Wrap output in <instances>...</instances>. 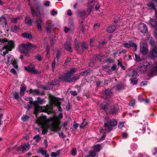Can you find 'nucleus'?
<instances>
[{"mask_svg": "<svg viewBox=\"0 0 157 157\" xmlns=\"http://www.w3.org/2000/svg\"><path fill=\"white\" fill-rule=\"evenodd\" d=\"M34 6L36 11L32 6L30 8L31 13L33 17H40L44 15V7L43 6L40 5L38 2L34 3Z\"/></svg>", "mask_w": 157, "mask_h": 157, "instance_id": "f257e3e1", "label": "nucleus"}, {"mask_svg": "<svg viewBox=\"0 0 157 157\" xmlns=\"http://www.w3.org/2000/svg\"><path fill=\"white\" fill-rule=\"evenodd\" d=\"M49 121L52 122V128L51 129L52 132H56L61 129V127L59 126L60 121L57 116H54L50 118Z\"/></svg>", "mask_w": 157, "mask_h": 157, "instance_id": "f03ea898", "label": "nucleus"}, {"mask_svg": "<svg viewBox=\"0 0 157 157\" xmlns=\"http://www.w3.org/2000/svg\"><path fill=\"white\" fill-rule=\"evenodd\" d=\"M46 117L44 116L37 118L36 122L39 124L41 125L42 127V133L44 135L48 131L47 128L48 124L46 122Z\"/></svg>", "mask_w": 157, "mask_h": 157, "instance_id": "7ed1b4c3", "label": "nucleus"}, {"mask_svg": "<svg viewBox=\"0 0 157 157\" xmlns=\"http://www.w3.org/2000/svg\"><path fill=\"white\" fill-rule=\"evenodd\" d=\"M60 101H63V99L62 98H60L54 96H52L51 100V103L52 105L57 106L58 109V110L59 111L62 112V108L60 106L61 102H59Z\"/></svg>", "mask_w": 157, "mask_h": 157, "instance_id": "20e7f679", "label": "nucleus"}, {"mask_svg": "<svg viewBox=\"0 0 157 157\" xmlns=\"http://www.w3.org/2000/svg\"><path fill=\"white\" fill-rule=\"evenodd\" d=\"M36 47V46L35 45H33L31 43L29 42L27 43L26 44H22L19 45L18 48L19 51L20 49H23L22 48L25 49L26 50L30 51L33 48Z\"/></svg>", "mask_w": 157, "mask_h": 157, "instance_id": "39448f33", "label": "nucleus"}, {"mask_svg": "<svg viewBox=\"0 0 157 157\" xmlns=\"http://www.w3.org/2000/svg\"><path fill=\"white\" fill-rule=\"evenodd\" d=\"M117 124V122L115 119L111 120L106 123H105L104 124V127L107 128L109 132L112 129V127H114Z\"/></svg>", "mask_w": 157, "mask_h": 157, "instance_id": "423d86ee", "label": "nucleus"}, {"mask_svg": "<svg viewBox=\"0 0 157 157\" xmlns=\"http://www.w3.org/2000/svg\"><path fill=\"white\" fill-rule=\"evenodd\" d=\"M71 76L66 72L63 75L59 76V78L61 81L70 83L71 82Z\"/></svg>", "mask_w": 157, "mask_h": 157, "instance_id": "0eeeda50", "label": "nucleus"}, {"mask_svg": "<svg viewBox=\"0 0 157 157\" xmlns=\"http://www.w3.org/2000/svg\"><path fill=\"white\" fill-rule=\"evenodd\" d=\"M123 44L125 48H133L134 51H136L137 49V45L133 41L129 40L128 43H124Z\"/></svg>", "mask_w": 157, "mask_h": 157, "instance_id": "6e6552de", "label": "nucleus"}, {"mask_svg": "<svg viewBox=\"0 0 157 157\" xmlns=\"http://www.w3.org/2000/svg\"><path fill=\"white\" fill-rule=\"evenodd\" d=\"M147 5L150 8L149 10H155V15H157V11L155 8L157 6V0H151V2L147 3Z\"/></svg>", "mask_w": 157, "mask_h": 157, "instance_id": "1a4fd4ad", "label": "nucleus"}, {"mask_svg": "<svg viewBox=\"0 0 157 157\" xmlns=\"http://www.w3.org/2000/svg\"><path fill=\"white\" fill-rule=\"evenodd\" d=\"M120 107L117 104L115 105L112 108H110L109 111V114L113 115H116L118 112L121 111Z\"/></svg>", "mask_w": 157, "mask_h": 157, "instance_id": "9d476101", "label": "nucleus"}, {"mask_svg": "<svg viewBox=\"0 0 157 157\" xmlns=\"http://www.w3.org/2000/svg\"><path fill=\"white\" fill-rule=\"evenodd\" d=\"M15 41L10 40L8 41V44L5 45L3 48H6L8 50L11 51L13 49H14L15 48Z\"/></svg>", "mask_w": 157, "mask_h": 157, "instance_id": "9b49d317", "label": "nucleus"}, {"mask_svg": "<svg viewBox=\"0 0 157 157\" xmlns=\"http://www.w3.org/2000/svg\"><path fill=\"white\" fill-rule=\"evenodd\" d=\"M35 106L34 111V113L36 117H37L38 114L39 113L45 112V107L43 106H40L38 105H34Z\"/></svg>", "mask_w": 157, "mask_h": 157, "instance_id": "f8f14e48", "label": "nucleus"}, {"mask_svg": "<svg viewBox=\"0 0 157 157\" xmlns=\"http://www.w3.org/2000/svg\"><path fill=\"white\" fill-rule=\"evenodd\" d=\"M147 69V66L146 64L140 63L137 67L136 70L138 72L142 73L145 71Z\"/></svg>", "mask_w": 157, "mask_h": 157, "instance_id": "ddd939ff", "label": "nucleus"}, {"mask_svg": "<svg viewBox=\"0 0 157 157\" xmlns=\"http://www.w3.org/2000/svg\"><path fill=\"white\" fill-rule=\"evenodd\" d=\"M139 29L141 32L143 33H146L148 31L146 25L144 23H140L139 26Z\"/></svg>", "mask_w": 157, "mask_h": 157, "instance_id": "4468645a", "label": "nucleus"}, {"mask_svg": "<svg viewBox=\"0 0 157 157\" xmlns=\"http://www.w3.org/2000/svg\"><path fill=\"white\" fill-rule=\"evenodd\" d=\"M140 52L143 55H147L148 52L147 47L145 44L142 45L141 46L140 49Z\"/></svg>", "mask_w": 157, "mask_h": 157, "instance_id": "2eb2a0df", "label": "nucleus"}, {"mask_svg": "<svg viewBox=\"0 0 157 157\" xmlns=\"http://www.w3.org/2000/svg\"><path fill=\"white\" fill-rule=\"evenodd\" d=\"M117 25V24H115L112 26H108L106 29V31L109 33H113L116 29Z\"/></svg>", "mask_w": 157, "mask_h": 157, "instance_id": "dca6fc26", "label": "nucleus"}, {"mask_svg": "<svg viewBox=\"0 0 157 157\" xmlns=\"http://www.w3.org/2000/svg\"><path fill=\"white\" fill-rule=\"evenodd\" d=\"M151 57L153 59V58H155L157 56V48L155 47L154 48L149 54Z\"/></svg>", "mask_w": 157, "mask_h": 157, "instance_id": "f3484780", "label": "nucleus"}, {"mask_svg": "<svg viewBox=\"0 0 157 157\" xmlns=\"http://www.w3.org/2000/svg\"><path fill=\"white\" fill-rule=\"evenodd\" d=\"M37 101H34V105H38L39 104L42 105L44 103V99H41L40 97H37Z\"/></svg>", "mask_w": 157, "mask_h": 157, "instance_id": "a211bd4d", "label": "nucleus"}, {"mask_svg": "<svg viewBox=\"0 0 157 157\" xmlns=\"http://www.w3.org/2000/svg\"><path fill=\"white\" fill-rule=\"evenodd\" d=\"M104 94L106 96V99H109L110 97L112 94H113V92L111 90L107 89L104 92Z\"/></svg>", "mask_w": 157, "mask_h": 157, "instance_id": "6ab92c4d", "label": "nucleus"}, {"mask_svg": "<svg viewBox=\"0 0 157 157\" xmlns=\"http://www.w3.org/2000/svg\"><path fill=\"white\" fill-rule=\"evenodd\" d=\"M37 28L40 31L42 30V29L41 25L43 22V21L41 18H39L36 21Z\"/></svg>", "mask_w": 157, "mask_h": 157, "instance_id": "aec40b11", "label": "nucleus"}, {"mask_svg": "<svg viewBox=\"0 0 157 157\" xmlns=\"http://www.w3.org/2000/svg\"><path fill=\"white\" fill-rule=\"evenodd\" d=\"M65 49L68 51L72 52L73 50L71 47V44L69 42H66L64 44Z\"/></svg>", "mask_w": 157, "mask_h": 157, "instance_id": "412c9836", "label": "nucleus"}, {"mask_svg": "<svg viewBox=\"0 0 157 157\" xmlns=\"http://www.w3.org/2000/svg\"><path fill=\"white\" fill-rule=\"evenodd\" d=\"M21 147L22 149V151L23 153L25 152L26 151H27L30 148V145L28 143H26L23 146L21 145Z\"/></svg>", "mask_w": 157, "mask_h": 157, "instance_id": "4be33fe9", "label": "nucleus"}, {"mask_svg": "<svg viewBox=\"0 0 157 157\" xmlns=\"http://www.w3.org/2000/svg\"><path fill=\"white\" fill-rule=\"evenodd\" d=\"M75 47L76 50L78 51V53L80 54L83 53V50H80V46L78 42L75 43Z\"/></svg>", "mask_w": 157, "mask_h": 157, "instance_id": "5701e85b", "label": "nucleus"}, {"mask_svg": "<svg viewBox=\"0 0 157 157\" xmlns=\"http://www.w3.org/2000/svg\"><path fill=\"white\" fill-rule=\"evenodd\" d=\"M25 22L27 24L31 25L33 23V20L29 16H27L25 20Z\"/></svg>", "mask_w": 157, "mask_h": 157, "instance_id": "b1692460", "label": "nucleus"}, {"mask_svg": "<svg viewBox=\"0 0 157 157\" xmlns=\"http://www.w3.org/2000/svg\"><path fill=\"white\" fill-rule=\"evenodd\" d=\"M103 56L100 54L95 55L94 56V59L95 61H98L99 62H101Z\"/></svg>", "mask_w": 157, "mask_h": 157, "instance_id": "393cba45", "label": "nucleus"}, {"mask_svg": "<svg viewBox=\"0 0 157 157\" xmlns=\"http://www.w3.org/2000/svg\"><path fill=\"white\" fill-rule=\"evenodd\" d=\"M21 36L24 38L31 39H32V35L31 33H24L21 35Z\"/></svg>", "mask_w": 157, "mask_h": 157, "instance_id": "a878e982", "label": "nucleus"}, {"mask_svg": "<svg viewBox=\"0 0 157 157\" xmlns=\"http://www.w3.org/2000/svg\"><path fill=\"white\" fill-rule=\"evenodd\" d=\"M149 24L153 28L155 29V27L157 26V21L155 19H151L150 20V22Z\"/></svg>", "mask_w": 157, "mask_h": 157, "instance_id": "bb28decb", "label": "nucleus"}, {"mask_svg": "<svg viewBox=\"0 0 157 157\" xmlns=\"http://www.w3.org/2000/svg\"><path fill=\"white\" fill-rule=\"evenodd\" d=\"M90 69H88L84 71H82L80 73V74L82 76H86L90 75Z\"/></svg>", "mask_w": 157, "mask_h": 157, "instance_id": "cd10ccee", "label": "nucleus"}, {"mask_svg": "<svg viewBox=\"0 0 157 157\" xmlns=\"http://www.w3.org/2000/svg\"><path fill=\"white\" fill-rule=\"evenodd\" d=\"M81 49L80 50H83V52L85 50H87L88 49V46L87 44L85 42L83 41L81 45Z\"/></svg>", "mask_w": 157, "mask_h": 157, "instance_id": "c85d7f7f", "label": "nucleus"}, {"mask_svg": "<svg viewBox=\"0 0 157 157\" xmlns=\"http://www.w3.org/2000/svg\"><path fill=\"white\" fill-rule=\"evenodd\" d=\"M100 107L101 109H102L105 111H107L109 109V106L104 104H101Z\"/></svg>", "mask_w": 157, "mask_h": 157, "instance_id": "c756f323", "label": "nucleus"}, {"mask_svg": "<svg viewBox=\"0 0 157 157\" xmlns=\"http://www.w3.org/2000/svg\"><path fill=\"white\" fill-rule=\"evenodd\" d=\"M56 36L54 35H51L50 39V42L51 44V46H52L54 44V41L55 40Z\"/></svg>", "mask_w": 157, "mask_h": 157, "instance_id": "7c9ffc66", "label": "nucleus"}, {"mask_svg": "<svg viewBox=\"0 0 157 157\" xmlns=\"http://www.w3.org/2000/svg\"><path fill=\"white\" fill-rule=\"evenodd\" d=\"M26 88V87L25 85L24 86H23L21 88L20 94V95L21 96H23L24 95V92L25 91Z\"/></svg>", "mask_w": 157, "mask_h": 157, "instance_id": "2f4dec72", "label": "nucleus"}, {"mask_svg": "<svg viewBox=\"0 0 157 157\" xmlns=\"http://www.w3.org/2000/svg\"><path fill=\"white\" fill-rule=\"evenodd\" d=\"M29 92L30 94H32L33 95H38L39 93V91L38 89L33 90L31 89L29 90Z\"/></svg>", "mask_w": 157, "mask_h": 157, "instance_id": "473e14b6", "label": "nucleus"}, {"mask_svg": "<svg viewBox=\"0 0 157 157\" xmlns=\"http://www.w3.org/2000/svg\"><path fill=\"white\" fill-rule=\"evenodd\" d=\"M20 30V28L19 26H17V25L14 26L13 28L12 27H11L10 29L11 31L12 32L15 33H16L17 32Z\"/></svg>", "mask_w": 157, "mask_h": 157, "instance_id": "72a5a7b5", "label": "nucleus"}, {"mask_svg": "<svg viewBox=\"0 0 157 157\" xmlns=\"http://www.w3.org/2000/svg\"><path fill=\"white\" fill-rule=\"evenodd\" d=\"M59 82L58 80H55L51 82H48L47 84L52 86L58 85L59 84Z\"/></svg>", "mask_w": 157, "mask_h": 157, "instance_id": "f704fd0d", "label": "nucleus"}, {"mask_svg": "<svg viewBox=\"0 0 157 157\" xmlns=\"http://www.w3.org/2000/svg\"><path fill=\"white\" fill-rule=\"evenodd\" d=\"M13 56L11 55L8 56V62L7 64H11L13 61Z\"/></svg>", "mask_w": 157, "mask_h": 157, "instance_id": "c9c22d12", "label": "nucleus"}, {"mask_svg": "<svg viewBox=\"0 0 157 157\" xmlns=\"http://www.w3.org/2000/svg\"><path fill=\"white\" fill-rule=\"evenodd\" d=\"M34 66H28L27 67H25V69L29 72H32L34 68Z\"/></svg>", "mask_w": 157, "mask_h": 157, "instance_id": "e433bc0d", "label": "nucleus"}, {"mask_svg": "<svg viewBox=\"0 0 157 157\" xmlns=\"http://www.w3.org/2000/svg\"><path fill=\"white\" fill-rule=\"evenodd\" d=\"M77 70V69L76 68H73L71 69L69 71L67 72L71 76V75L76 72Z\"/></svg>", "mask_w": 157, "mask_h": 157, "instance_id": "4c0bfd02", "label": "nucleus"}, {"mask_svg": "<svg viewBox=\"0 0 157 157\" xmlns=\"http://www.w3.org/2000/svg\"><path fill=\"white\" fill-rule=\"evenodd\" d=\"M79 15L80 17L82 19L84 20L86 17V12L84 11H81L80 12Z\"/></svg>", "mask_w": 157, "mask_h": 157, "instance_id": "58836bf2", "label": "nucleus"}, {"mask_svg": "<svg viewBox=\"0 0 157 157\" xmlns=\"http://www.w3.org/2000/svg\"><path fill=\"white\" fill-rule=\"evenodd\" d=\"M94 5L92 4L90 5L89 7H88L87 10L86 14L87 15H89L90 13L92 11V9L93 8V6Z\"/></svg>", "mask_w": 157, "mask_h": 157, "instance_id": "ea45409f", "label": "nucleus"}, {"mask_svg": "<svg viewBox=\"0 0 157 157\" xmlns=\"http://www.w3.org/2000/svg\"><path fill=\"white\" fill-rule=\"evenodd\" d=\"M20 52L24 55L25 56H29V51L27 50L25 51L23 49H20Z\"/></svg>", "mask_w": 157, "mask_h": 157, "instance_id": "a19ab883", "label": "nucleus"}, {"mask_svg": "<svg viewBox=\"0 0 157 157\" xmlns=\"http://www.w3.org/2000/svg\"><path fill=\"white\" fill-rule=\"evenodd\" d=\"M17 59H14L12 63H11L13 65L14 68L16 69H17L18 67V66L17 64Z\"/></svg>", "mask_w": 157, "mask_h": 157, "instance_id": "79ce46f5", "label": "nucleus"}, {"mask_svg": "<svg viewBox=\"0 0 157 157\" xmlns=\"http://www.w3.org/2000/svg\"><path fill=\"white\" fill-rule=\"evenodd\" d=\"M80 25L81 27V31L82 32L84 33L85 32V31L84 29L85 26L83 24V22L82 21H81L80 22Z\"/></svg>", "mask_w": 157, "mask_h": 157, "instance_id": "37998d69", "label": "nucleus"}, {"mask_svg": "<svg viewBox=\"0 0 157 157\" xmlns=\"http://www.w3.org/2000/svg\"><path fill=\"white\" fill-rule=\"evenodd\" d=\"M33 139L35 140L36 142H38L41 139V137L39 135H37L33 137Z\"/></svg>", "mask_w": 157, "mask_h": 157, "instance_id": "c03bdc74", "label": "nucleus"}, {"mask_svg": "<svg viewBox=\"0 0 157 157\" xmlns=\"http://www.w3.org/2000/svg\"><path fill=\"white\" fill-rule=\"evenodd\" d=\"M149 44L152 46H154L155 43V41L154 39L152 37H151L149 41Z\"/></svg>", "mask_w": 157, "mask_h": 157, "instance_id": "a18cd8bd", "label": "nucleus"}, {"mask_svg": "<svg viewBox=\"0 0 157 157\" xmlns=\"http://www.w3.org/2000/svg\"><path fill=\"white\" fill-rule=\"evenodd\" d=\"M107 43V42L105 40L101 42H100L99 43V44L98 45V47L99 48H101L102 47H103L104 46L105 44Z\"/></svg>", "mask_w": 157, "mask_h": 157, "instance_id": "49530a36", "label": "nucleus"}, {"mask_svg": "<svg viewBox=\"0 0 157 157\" xmlns=\"http://www.w3.org/2000/svg\"><path fill=\"white\" fill-rule=\"evenodd\" d=\"M38 150L39 151H38L37 152H40L43 155H44L47 152L46 151L43 150L42 148L39 149Z\"/></svg>", "mask_w": 157, "mask_h": 157, "instance_id": "de8ad7c7", "label": "nucleus"}, {"mask_svg": "<svg viewBox=\"0 0 157 157\" xmlns=\"http://www.w3.org/2000/svg\"><path fill=\"white\" fill-rule=\"evenodd\" d=\"M97 152L96 151L93 150L89 152V155L91 157H94L96 155Z\"/></svg>", "mask_w": 157, "mask_h": 157, "instance_id": "09e8293b", "label": "nucleus"}, {"mask_svg": "<svg viewBox=\"0 0 157 157\" xmlns=\"http://www.w3.org/2000/svg\"><path fill=\"white\" fill-rule=\"evenodd\" d=\"M80 78V76L79 75L75 76H74L72 77L71 78V82L73 81H75L79 79Z\"/></svg>", "mask_w": 157, "mask_h": 157, "instance_id": "8fccbe9b", "label": "nucleus"}, {"mask_svg": "<svg viewBox=\"0 0 157 157\" xmlns=\"http://www.w3.org/2000/svg\"><path fill=\"white\" fill-rule=\"evenodd\" d=\"M120 16L119 17H118V16H115L113 19V22L115 24L117 23L120 19Z\"/></svg>", "mask_w": 157, "mask_h": 157, "instance_id": "3c124183", "label": "nucleus"}, {"mask_svg": "<svg viewBox=\"0 0 157 157\" xmlns=\"http://www.w3.org/2000/svg\"><path fill=\"white\" fill-rule=\"evenodd\" d=\"M116 87L118 90H121L123 89V86L122 84H120L117 85Z\"/></svg>", "mask_w": 157, "mask_h": 157, "instance_id": "603ef678", "label": "nucleus"}, {"mask_svg": "<svg viewBox=\"0 0 157 157\" xmlns=\"http://www.w3.org/2000/svg\"><path fill=\"white\" fill-rule=\"evenodd\" d=\"M29 118V117L28 115H23L21 117V120L23 121H25L28 120Z\"/></svg>", "mask_w": 157, "mask_h": 157, "instance_id": "864d4df0", "label": "nucleus"}, {"mask_svg": "<svg viewBox=\"0 0 157 157\" xmlns=\"http://www.w3.org/2000/svg\"><path fill=\"white\" fill-rule=\"evenodd\" d=\"M131 82L133 85H136L137 82V79L136 78H133L131 79Z\"/></svg>", "mask_w": 157, "mask_h": 157, "instance_id": "5fc2aeb1", "label": "nucleus"}, {"mask_svg": "<svg viewBox=\"0 0 157 157\" xmlns=\"http://www.w3.org/2000/svg\"><path fill=\"white\" fill-rule=\"evenodd\" d=\"M85 121V119L84 118L83 119V121L82 122L81 124L80 125V127L81 128H82L84 127H85L86 125H87L88 124V123L86 122H85L84 124L83 125V124H84V122Z\"/></svg>", "mask_w": 157, "mask_h": 157, "instance_id": "6e6d98bb", "label": "nucleus"}, {"mask_svg": "<svg viewBox=\"0 0 157 157\" xmlns=\"http://www.w3.org/2000/svg\"><path fill=\"white\" fill-rule=\"evenodd\" d=\"M106 99V100L104 102L106 104L109 105L112 103V100H111L110 97L109 99Z\"/></svg>", "mask_w": 157, "mask_h": 157, "instance_id": "4d7b16f0", "label": "nucleus"}, {"mask_svg": "<svg viewBox=\"0 0 157 157\" xmlns=\"http://www.w3.org/2000/svg\"><path fill=\"white\" fill-rule=\"evenodd\" d=\"M61 52L59 51H58L57 52L56 55V58L57 59V61H58L59 60V58L60 57V56L61 55Z\"/></svg>", "mask_w": 157, "mask_h": 157, "instance_id": "13d9d810", "label": "nucleus"}, {"mask_svg": "<svg viewBox=\"0 0 157 157\" xmlns=\"http://www.w3.org/2000/svg\"><path fill=\"white\" fill-rule=\"evenodd\" d=\"M77 152L75 148H73L71 151V154L73 155H76Z\"/></svg>", "mask_w": 157, "mask_h": 157, "instance_id": "bf43d9fd", "label": "nucleus"}, {"mask_svg": "<svg viewBox=\"0 0 157 157\" xmlns=\"http://www.w3.org/2000/svg\"><path fill=\"white\" fill-rule=\"evenodd\" d=\"M100 146L99 144L96 145L95 146L94 149L96 151H100Z\"/></svg>", "mask_w": 157, "mask_h": 157, "instance_id": "052dcab7", "label": "nucleus"}, {"mask_svg": "<svg viewBox=\"0 0 157 157\" xmlns=\"http://www.w3.org/2000/svg\"><path fill=\"white\" fill-rule=\"evenodd\" d=\"M135 60L137 61H140L142 60L140 57L136 54H135Z\"/></svg>", "mask_w": 157, "mask_h": 157, "instance_id": "680f3d73", "label": "nucleus"}, {"mask_svg": "<svg viewBox=\"0 0 157 157\" xmlns=\"http://www.w3.org/2000/svg\"><path fill=\"white\" fill-rule=\"evenodd\" d=\"M14 98L16 99H18L19 98V93L17 92H15L14 94Z\"/></svg>", "mask_w": 157, "mask_h": 157, "instance_id": "e2e57ef3", "label": "nucleus"}, {"mask_svg": "<svg viewBox=\"0 0 157 157\" xmlns=\"http://www.w3.org/2000/svg\"><path fill=\"white\" fill-rule=\"evenodd\" d=\"M36 58L39 61H40L42 60V57L39 54H37L35 56Z\"/></svg>", "mask_w": 157, "mask_h": 157, "instance_id": "0e129e2a", "label": "nucleus"}, {"mask_svg": "<svg viewBox=\"0 0 157 157\" xmlns=\"http://www.w3.org/2000/svg\"><path fill=\"white\" fill-rule=\"evenodd\" d=\"M117 69V66L115 64L113 65L111 68V70L112 71H114Z\"/></svg>", "mask_w": 157, "mask_h": 157, "instance_id": "69168bd1", "label": "nucleus"}, {"mask_svg": "<svg viewBox=\"0 0 157 157\" xmlns=\"http://www.w3.org/2000/svg\"><path fill=\"white\" fill-rule=\"evenodd\" d=\"M6 17L4 16H2L0 18V23H4V21H5Z\"/></svg>", "mask_w": 157, "mask_h": 157, "instance_id": "338daca9", "label": "nucleus"}, {"mask_svg": "<svg viewBox=\"0 0 157 157\" xmlns=\"http://www.w3.org/2000/svg\"><path fill=\"white\" fill-rule=\"evenodd\" d=\"M147 83L148 82L146 81H143L140 83V85L142 86H145L147 84Z\"/></svg>", "mask_w": 157, "mask_h": 157, "instance_id": "774afa93", "label": "nucleus"}]
</instances>
